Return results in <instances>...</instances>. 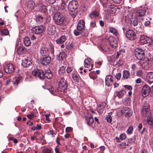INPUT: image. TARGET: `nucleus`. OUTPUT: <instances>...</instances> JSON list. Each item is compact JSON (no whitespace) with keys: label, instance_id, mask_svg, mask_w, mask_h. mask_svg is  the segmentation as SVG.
<instances>
[{"label":"nucleus","instance_id":"obj_47","mask_svg":"<svg viewBox=\"0 0 153 153\" xmlns=\"http://www.w3.org/2000/svg\"><path fill=\"white\" fill-rule=\"evenodd\" d=\"M66 6V5L65 3L64 2H62L60 7L61 10H63L65 9Z\"/></svg>","mask_w":153,"mask_h":153},{"label":"nucleus","instance_id":"obj_15","mask_svg":"<svg viewBox=\"0 0 153 153\" xmlns=\"http://www.w3.org/2000/svg\"><path fill=\"white\" fill-rule=\"evenodd\" d=\"M149 40L152 41V39L144 35H141L140 38V41L143 45L148 43Z\"/></svg>","mask_w":153,"mask_h":153},{"label":"nucleus","instance_id":"obj_9","mask_svg":"<svg viewBox=\"0 0 153 153\" xmlns=\"http://www.w3.org/2000/svg\"><path fill=\"white\" fill-rule=\"evenodd\" d=\"M150 92H151V89L150 87L147 85H145L143 86L142 91V96L145 97L148 96Z\"/></svg>","mask_w":153,"mask_h":153},{"label":"nucleus","instance_id":"obj_33","mask_svg":"<svg viewBox=\"0 0 153 153\" xmlns=\"http://www.w3.org/2000/svg\"><path fill=\"white\" fill-rule=\"evenodd\" d=\"M126 93V92L125 91L122 90L119 92L117 91L115 94L119 98H121Z\"/></svg>","mask_w":153,"mask_h":153},{"label":"nucleus","instance_id":"obj_51","mask_svg":"<svg viewBox=\"0 0 153 153\" xmlns=\"http://www.w3.org/2000/svg\"><path fill=\"white\" fill-rule=\"evenodd\" d=\"M74 33L76 36H78L80 35L81 34V33L79 31H78L77 30H74Z\"/></svg>","mask_w":153,"mask_h":153},{"label":"nucleus","instance_id":"obj_64","mask_svg":"<svg viewBox=\"0 0 153 153\" xmlns=\"http://www.w3.org/2000/svg\"><path fill=\"white\" fill-rule=\"evenodd\" d=\"M141 79L140 78H138L136 80L135 82L136 83L139 84L141 82Z\"/></svg>","mask_w":153,"mask_h":153},{"label":"nucleus","instance_id":"obj_53","mask_svg":"<svg viewBox=\"0 0 153 153\" xmlns=\"http://www.w3.org/2000/svg\"><path fill=\"white\" fill-rule=\"evenodd\" d=\"M73 70V68L71 67H68L66 69L67 72L68 73H71Z\"/></svg>","mask_w":153,"mask_h":153},{"label":"nucleus","instance_id":"obj_31","mask_svg":"<svg viewBox=\"0 0 153 153\" xmlns=\"http://www.w3.org/2000/svg\"><path fill=\"white\" fill-rule=\"evenodd\" d=\"M24 43L26 46H30L31 42L29 38L27 37H25L24 39Z\"/></svg>","mask_w":153,"mask_h":153},{"label":"nucleus","instance_id":"obj_37","mask_svg":"<svg viewBox=\"0 0 153 153\" xmlns=\"http://www.w3.org/2000/svg\"><path fill=\"white\" fill-rule=\"evenodd\" d=\"M66 56V55L64 52H61L59 54L58 56L59 59V60L64 59Z\"/></svg>","mask_w":153,"mask_h":153},{"label":"nucleus","instance_id":"obj_27","mask_svg":"<svg viewBox=\"0 0 153 153\" xmlns=\"http://www.w3.org/2000/svg\"><path fill=\"white\" fill-rule=\"evenodd\" d=\"M45 76L48 79H51L53 76V74L51 71L50 70H47L45 74Z\"/></svg>","mask_w":153,"mask_h":153},{"label":"nucleus","instance_id":"obj_17","mask_svg":"<svg viewBox=\"0 0 153 153\" xmlns=\"http://www.w3.org/2000/svg\"><path fill=\"white\" fill-rule=\"evenodd\" d=\"M113 77L111 75H107L105 78V84L108 86H110L112 84Z\"/></svg>","mask_w":153,"mask_h":153},{"label":"nucleus","instance_id":"obj_34","mask_svg":"<svg viewBox=\"0 0 153 153\" xmlns=\"http://www.w3.org/2000/svg\"><path fill=\"white\" fill-rule=\"evenodd\" d=\"M130 75L129 72L127 70H125L123 71V77L126 79L129 78Z\"/></svg>","mask_w":153,"mask_h":153},{"label":"nucleus","instance_id":"obj_36","mask_svg":"<svg viewBox=\"0 0 153 153\" xmlns=\"http://www.w3.org/2000/svg\"><path fill=\"white\" fill-rule=\"evenodd\" d=\"M25 48L23 47L20 46L17 49V52L19 55H21L24 53Z\"/></svg>","mask_w":153,"mask_h":153},{"label":"nucleus","instance_id":"obj_26","mask_svg":"<svg viewBox=\"0 0 153 153\" xmlns=\"http://www.w3.org/2000/svg\"><path fill=\"white\" fill-rule=\"evenodd\" d=\"M124 110L125 111L124 113H125V116L126 117H130L131 115L132 112L130 108L127 107L125 108Z\"/></svg>","mask_w":153,"mask_h":153},{"label":"nucleus","instance_id":"obj_3","mask_svg":"<svg viewBox=\"0 0 153 153\" xmlns=\"http://www.w3.org/2000/svg\"><path fill=\"white\" fill-rule=\"evenodd\" d=\"M134 54L137 59L139 60H143L145 57L144 51L140 48H137L135 50Z\"/></svg>","mask_w":153,"mask_h":153},{"label":"nucleus","instance_id":"obj_48","mask_svg":"<svg viewBox=\"0 0 153 153\" xmlns=\"http://www.w3.org/2000/svg\"><path fill=\"white\" fill-rule=\"evenodd\" d=\"M90 25L92 27H94L96 25V23L94 21H91L90 22Z\"/></svg>","mask_w":153,"mask_h":153},{"label":"nucleus","instance_id":"obj_60","mask_svg":"<svg viewBox=\"0 0 153 153\" xmlns=\"http://www.w3.org/2000/svg\"><path fill=\"white\" fill-rule=\"evenodd\" d=\"M112 1L114 3L119 4L121 2L122 0H112Z\"/></svg>","mask_w":153,"mask_h":153},{"label":"nucleus","instance_id":"obj_4","mask_svg":"<svg viewBox=\"0 0 153 153\" xmlns=\"http://www.w3.org/2000/svg\"><path fill=\"white\" fill-rule=\"evenodd\" d=\"M126 37L130 40H134L136 38V35L135 32L132 30H128L126 33Z\"/></svg>","mask_w":153,"mask_h":153},{"label":"nucleus","instance_id":"obj_24","mask_svg":"<svg viewBox=\"0 0 153 153\" xmlns=\"http://www.w3.org/2000/svg\"><path fill=\"white\" fill-rule=\"evenodd\" d=\"M38 6L40 11L42 13H45L47 11L46 6L41 3H39L38 4Z\"/></svg>","mask_w":153,"mask_h":153},{"label":"nucleus","instance_id":"obj_18","mask_svg":"<svg viewBox=\"0 0 153 153\" xmlns=\"http://www.w3.org/2000/svg\"><path fill=\"white\" fill-rule=\"evenodd\" d=\"M85 120L87 124L89 126L92 125L94 123V119L92 115L88 114L86 115Z\"/></svg>","mask_w":153,"mask_h":153},{"label":"nucleus","instance_id":"obj_50","mask_svg":"<svg viewBox=\"0 0 153 153\" xmlns=\"http://www.w3.org/2000/svg\"><path fill=\"white\" fill-rule=\"evenodd\" d=\"M49 91L51 94H55L56 93V90L53 88H51L49 90Z\"/></svg>","mask_w":153,"mask_h":153},{"label":"nucleus","instance_id":"obj_54","mask_svg":"<svg viewBox=\"0 0 153 153\" xmlns=\"http://www.w3.org/2000/svg\"><path fill=\"white\" fill-rule=\"evenodd\" d=\"M72 128L71 127H67L65 129L66 131L68 132H71L72 131Z\"/></svg>","mask_w":153,"mask_h":153},{"label":"nucleus","instance_id":"obj_1","mask_svg":"<svg viewBox=\"0 0 153 153\" xmlns=\"http://www.w3.org/2000/svg\"><path fill=\"white\" fill-rule=\"evenodd\" d=\"M79 6L78 2L75 0H72L70 2L68 5V10L73 14H70L71 15L72 17L74 18L76 16V13L75 12V10L77 9Z\"/></svg>","mask_w":153,"mask_h":153},{"label":"nucleus","instance_id":"obj_7","mask_svg":"<svg viewBox=\"0 0 153 153\" xmlns=\"http://www.w3.org/2000/svg\"><path fill=\"white\" fill-rule=\"evenodd\" d=\"M32 73L34 76L38 77L41 79H43L45 78L44 72L42 70H35L32 71Z\"/></svg>","mask_w":153,"mask_h":153},{"label":"nucleus","instance_id":"obj_39","mask_svg":"<svg viewBox=\"0 0 153 153\" xmlns=\"http://www.w3.org/2000/svg\"><path fill=\"white\" fill-rule=\"evenodd\" d=\"M1 31V35L6 36L8 34L9 32L7 29H4Z\"/></svg>","mask_w":153,"mask_h":153},{"label":"nucleus","instance_id":"obj_49","mask_svg":"<svg viewBox=\"0 0 153 153\" xmlns=\"http://www.w3.org/2000/svg\"><path fill=\"white\" fill-rule=\"evenodd\" d=\"M131 68L132 70L133 71H134L137 69V66L136 64H133L131 65Z\"/></svg>","mask_w":153,"mask_h":153},{"label":"nucleus","instance_id":"obj_38","mask_svg":"<svg viewBox=\"0 0 153 153\" xmlns=\"http://www.w3.org/2000/svg\"><path fill=\"white\" fill-rule=\"evenodd\" d=\"M36 20L39 23L42 22L43 20V17L40 15H38L36 16Z\"/></svg>","mask_w":153,"mask_h":153},{"label":"nucleus","instance_id":"obj_63","mask_svg":"<svg viewBox=\"0 0 153 153\" xmlns=\"http://www.w3.org/2000/svg\"><path fill=\"white\" fill-rule=\"evenodd\" d=\"M55 153H60L59 148L56 147L54 149Z\"/></svg>","mask_w":153,"mask_h":153},{"label":"nucleus","instance_id":"obj_40","mask_svg":"<svg viewBox=\"0 0 153 153\" xmlns=\"http://www.w3.org/2000/svg\"><path fill=\"white\" fill-rule=\"evenodd\" d=\"M110 32L113 33L115 35H117L118 34V32L117 30L115 28L113 27H110L109 28Z\"/></svg>","mask_w":153,"mask_h":153},{"label":"nucleus","instance_id":"obj_61","mask_svg":"<svg viewBox=\"0 0 153 153\" xmlns=\"http://www.w3.org/2000/svg\"><path fill=\"white\" fill-rule=\"evenodd\" d=\"M121 74L120 73H118L117 74L116 76V78L118 80H119L121 77Z\"/></svg>","mask_w":153,"mask_h":153},{"label":"nucleus","instance_id":"obj_42","mask_svg":"<svg viewBox=\"0 0 153 153\" xmlns=\"http://www.w3.org/2000/svg\"><path fill=\"white\" fill-rule=\"evenodd\" d=\"M133 128L132 126H130L127 130V133L128 134H130L132 132Z\"/></svg>","mask_w":153,"mask_h":153},{"label":"nucleus","instance_id":"obj_10","mask_svg":"<svg viewBox=\"0 0 153 153\" xmlns=\"http://www.w3.org/2000/svg\"><path fill=\"white\" fill-rule=\"evenodd\" d=\"M51 61V58L49 56L42 58L40 59L41 63L43 65H47L49 64Z\"/></svg>","mask_w":153,"mask_h":153},{"label":"nucleus","instance_id":"obj_62","mask_svg":"<svg viewBox=\"0 0 153 153\" xmlns=\"http://www.w3.org/2000/svg\"><path fill=\"white\" fill-rule=\"evenodd\" d=\"M34 116V114H30L29 115H27V117L30 119H32L33 118Z\"/></svg>","mask_w":153,"mask_h":153},{"label":"nucleus","instance_id":"obj_41","mask_svg":"<svg viewBox=\"0 0 153 153\" xmlns=\"http://www.w3.org/2000/svg\"><path fill=\"white\" fill-rule=\"evenodd\" d=\"M65 73V70L64 67L62 66L59 68V73L61 75H63Z\"/></svg>","mask_w":153,"mask_h":153},{"label":"nucleus","instance_id":"obj_16","mask_svg":"<svg viewBox=\"0 0 153 153\" xmlns=\"http://www.w3.org/2000/svg\"><path fill=\"white\" fill-rule=\"evenodd\" d=\"M26 10L27 11H30L33 10L35 4L33 1H29L27 3Z\"/></svg>","mask_w":153,"mask_h":153},{"label":"nucleus","instance_id":"obj_55","mask_svg":"<svg viewBox=\"0 0 153 153\" xmlns=\"http://www.w3.org/2000/svg\"><path fill=\"white\" fill-rule=\"evenodd\" d=\"M108 1V0H100V1L103 6H104V4L107 3Z\"/></svg>","mask_w":153,"mask_h":153},{"label":"nucleus","instance_id":"obj_35","mask_svg":"<svg viewBox=\"0 0 153 153\" xmlns=\"http://www.w3.org/2000/svg\"><path fill=\"white\" fill-rule=\"evenodd\" d=\"M91 61V59L90 58H88L85 59L84 62V65L85 67L86 68L89 67Z\"/></svg>","mask_w":153,"mask_h":153},{"label":"nucleus","instance_id":"obj_59","mask_svg":"<svg viewBox=\"0 0 153 153\" xmlns=\"http://www.w3.org/2000/svg\"><path fill=\"white\" fill-rule=\"evenodd\" d=\"M151 115L150 116H149L147 117V121L148 123H149V122H152V121L153 119L151 117Z\"/></svg>","mask_w":153,"mask_h":153},{"label":"nucleus","instance_id":"obj_14","mask_svg":"<svg viewBox=\"0 0 153 153\" xmlns=\"http://www.w3.org/2000/svg\"><path fill=\"white\" fill-rule=\"evenodd\" d=\"M44 30V27L42 25L36 26L32 29V30L36 34H38L42 33Z\"/></svg>","mask_w":153,"mask_h":153},{"label":"nucleus","instance_id":"obj_52","mask_svg":"<svg viewBox=\"0 0 153 153\" xmlns=\"http://www.w3.org/2000/svg\"><path fill=\"white\" fill-rule=\"evenodd\" d=\"M142 74L143 72L142 70H138L137 71L136 74L138 76H140L142 75Z\"/></svg>","mask_w":153,"mask_h":153},{"label":"nucleus","instance_id":"obj_11","mask_svg":"<svg viewBox=\"0 0 153 153\" xmlns=\"http://www.w3.org/2000/svg\"><path fill=\"white\" fill-rule=\"evenodd\" d=\"M108 41L111 46L114 48L117 46V40L116 39L112 36H110L108 38Z\"/></svg>","mask_w":153,"mask_h":153},{"label":"nucleus","instance_id":"obj_8","mask_svg":"<svg viewBox=\"0 0 153 153\" xmlns=\"http://www.w3.org/2000/svg\"><path fill=\"white\" fill-rule=\"evenodd\" d=\"M14 67L13 65L9 64L5 66L4 67V71L7 73H11L14 71Z\"/></svg>","mask_w":153,"mask_h":153},{"label":"nucleus","instance_id":"obj_5","mask_svg":"<svg viewBox=\"0 0 153 153\" xmlns=\"http://www.w3.org/2000/svg\"><path fill=\"white\" fill-rule=\"evenodd\" d=\"M59 88L61 91L63 92L66 89L68 85L66 80L63 78L61 79L59 82Z\"/></svg>","mask_w":153,"mask_h":153},{"label":"nucleus","instance_id":"obj_13","mask_svg":"<svg viewBox=\"0 0 153 153\" xmlns=\"http://www.w3.org/2000/svg\"><path fill=\"white\" fill-rule=\"evenodd\" d=\"M142 116L143 117L151 116V112L149 108L148 107L144 106L143 107L142 111Z\"/></svg>","mask_w":153,"mask_h":153},{"label":"nucleus","instance_id":"obj_22","mask_svg":"<svg viewBox=\"0 0 153 153\" xmlns=\"http://www.w3.org/2000/svg\"><path fill=\"white\" fill-rule=\"evenodd\" d=\"M32 64V62L28 59H25L22 60V65L25 67H28Z\"/></svg>","mask_w":153,"mask_h":153},{"label":"nucleus","instance_id":"obj_19","mask_svg":"<svg viewBox=\"0 0 153 153\" xmlns=\"http://www.w3.org/2000/svg\"><path fill=\"white\" fill-rule=\"evenodd\" d=\"M22 80V77L20 76L14 77L13 79L12 83L14 85L16 86Z\"/></svg>","mask_w":153,"mask_h":153},{"label":"nucleus","instance_id":"obj_46","mask_svg":"<svg viewBox=\"0 0 153 153\" xmlns=\"http://www.w3.org/2000/svg\"><path fill=\"white\" fill-rule=\"evenodd\" d=\"M120 139L121 140H123L126 138V135L125 134H122L120 136Z\"/></svg>","mask_w":153,"mask_h":153},{"label":"nucleus","instance_id":"obj_21","mask_svg":"<svg viewBox=\"0 0 153 153\" xmlns=\"http://www.w3.org/2000/svg\"><path fill=\"white\" fill-rule=\"evenodd\" d=\"M85 27V22L82 20H80L78 23L77 28L79 31H81Z\"/></svg>","mask_w":153,"mask_h":153},{"label":"nucleus","instance_id":"obj_6","mask_svg":"<svg viewBox=\"0 0 153 153\" xmlns=\"http://www.w3.org/2000/svg\"><path fill=\"white\" fill-rule=\"evenodd\" d=\"M132 13L128 11H126L124 14V16L122 18V22L126 23H129L131 19H132Z\"/></svg>","mask_w":153,"mask_h":153},{"label":"nucleus","instance_id":"obj_28","mask_svg":"<svg viewBox=\"0 0 153 153\" xmlns=\"http://www.w3.org/2000/svg\"><path fill=\"white\" fill-rule=\"evenodd\" d=\"M108 7L109 8V11L112 14L115 13L116 11V8H118L117 7L112 5H109L108 6Z\"/></svg>","mask_w":153,"mask_h":153},{"label":"nucleus","instance_id":"obj_43","mask_svg":"<svg viewBox=\"0 0 153 153\" xmlns=\"http://www.w3.org/2000/svg\"><path fill=\"white\" fill-rule=\"evenodd\" d=\"M73 79L76 82H79V78L77 75L74 74L72 76Z\"/></svg>","mask_w":153,"mask_h":153},{"label":"nucleus","instance_id":"obj_20","mask_svg":"<svg viewBox=\"0 0 153 153\" xmlns=\"http://www.w3.org/2000/svg\"><path fill=\"white\" fill-rule=\"evenodd\" d=\"M106 105L105 102L102 103V105L99 104L97 108V111L99 114H101L103 112L105 107Z\"/></svg>","mask_w":153,"mask_h":153},{"label":"nucleus","instance_id":"obj_30","mask_svg":"<svg viewBox=\"0 0 153 153\" xmlns=\"http://www.w3.org/2000/svg\"><path fill=\"white\" fill-rule=\"evenodd\" d=\"M66 38L65 36H62L56 40L57 44L62 43L65 41Z\"/></svg>","mask_w":153,"mask_h":153},{"label":"nucleus","instance_id":"obj_57","mask_svg":"<svg viewBox=\"0 0 153 153\" xmlns=\"http://www.w3.org/2000/svg\"><path fill=\"white\" fill-rule=\"evenodd\" d=\"M132 24L134 26H136L138 24V21L137 19H135L133 20Z\"/></svg>","mask_w":153,"mask_h":153},{"label":"nucleus","instance_id":"obj_44","mask_svg":"<svg viewBox=\"0 0 153 153\" xmlns=\"http://www.w3.org/2000/svg\"><path fill=\"white\" fill-rule=\"evenodd\" d=\"M42 153H52L51 151L47 148H45L42 151Z\"/></svg>","mask_w":153,"mask_h":153},{"label":"nucleus","instance_id":"obj_25","mask_svg":"<svg viewBox=\"0 0 153 153\" xmlns=\"http://www.w3.org/2000/svg\"><path fill=\"white\" fill-rule=\"evenodd\" d=\"M145 10L142 9H139L137 10L136 13V15L137 16L141 17L145 15L146 13Z\"/></svg>","mask_w":153,"mask_h":153},{"label":"nucleus","instance_id":"obj_2","mask_svg":"<svg viewBox=\"0 0 153 153\" xmlns=\"http://www.w3.org/2000/svg\"><path fill=\"white\" fill-rule=\"evenodd\" d=\"M53 19L55 23L58 25L62 24L65 21L64 17L59 12L56 13L54 14Z\"/></svg>","mask_w":153,"mask_h":153},{"label":"nucleus","instance_id":"obj_32","mask_svg":"<svg viewBox=\"0 0 153 153\" xmlns=\"http://www.w3.org/2000/svg\"><path fill=\"white\" fill-rule=\"evenodd\" d=\"M99 15V13L98 12L96 11H94L91 12L89 14V16L91 19L95 18Z\"/></svg>","mask_w":153,"mask_h":153},{"label":"nucleus","instance_id":"obj_12","mask_svg":"<svg viewBox=\"0 0 153 153\" xmlns=\"http://www.w3.org/2000/svg\"><path fill=\"white\" fill-rule=\"evenodd\" d=\"M47 33L50 35H52L56 33V28L55 27L52 25H49L47 28Z\"/></svg>","mask_w":153,"mask_h":153},{"label":"nucleus","instance_id":"obj_58","mask_svg":"<svg viewBox=\"0 0 153 153\" xmlns=\"http://www.w3.org/2000/svg\"><path fill=\"white\" fill-rule=\"evenodd\" d=\"M137 128L138 131H140L141 130V129L142 128V124L141 123H140L137 126Z\"/></svg>","mask_w":153,"mask_h":153},{"label":"nucleus","instance_id":"obj_56","mask_svg":"<svg viewBox=\"0 0 153 153\" xmlns=\"http://www.w3.org/2000/svg\"><path fill=\"white\" fill-rule=\"evenodd\" d=\"M124 87L125 88L128 89V90L131 91L132 89V87L131 86L128 85H125Z\"/></svg>","mask_w":153,"mask_h":153},{"label":"nucleus","instance_id":"obj_29","mask_svg":"<svg viewBox=\"0 0 153 153\" xmlns=\"http://www.w3.org/2000/svg\"><path fill=\"white\" fill-rule=\"evenodd\" d=\"M147 77L149 82H153V72H148L147 74Z\"/></svg>","mask_w":153,"mask_h":153},{"label":"nucleus","instance_id":"obj_23","mask_svg":"<svg viewBox=\"0 0 153 153\" xmlns=\"http://www.w3.org/2000/svg\"><path fill=\"white\" fill-rule=\"evenodd\" d=\"M40 52L41 54L42 55H47L49 53V49L46 47H43L41 48Z\"/></svg>","mask_w":153,"mask_h":153},{"label":"nucleus","instance_id":"obj_45","mask_svg":"<svg viewBox=\"0 0 153 153\" xmlns=\"http://www.w3.org/2000/svg\"><path fill=\"white\" fill-rule=\"evenodd\" d=\"M106 119L108 122L110 123L111 121L112 118L111 115H108L106 116Z\"/></svg>","mask_w":153,"mask_h":153}]
</instances>
